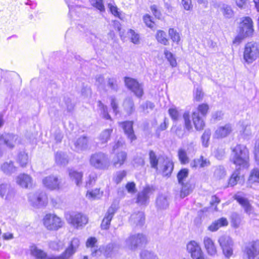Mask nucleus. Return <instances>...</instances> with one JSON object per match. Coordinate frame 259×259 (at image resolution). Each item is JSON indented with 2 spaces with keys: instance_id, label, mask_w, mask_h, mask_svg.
I'll return each instance as SVG.
<instances>
[{
  "instance_id": "4c0bfd02",
  "label": "nucleus",
  "mask_w": 259,
  "mask_h": 259,
  "mask_svg": "<svg viewBox=\"0 0 259 259\" xmlns=\"http://www.w3.org/2000/svg\"><path fill=\"white\" fill-rule=\"evenodd\" d=\"M150 163L151 167L158 170V164L159 161L160 160V157H157L155 152L151 150L149 153Z\"/></svg>"
},
{
  "instance_id": "cd10ccee",
  "label": "nucleus",
  "mask_w": 259,
  "mask_h": 259,
  "mask_svg": "<svg viewBox=\"0 0 259 259\" xmlns=\"http://www.w3.org/2000/svg\"><path fill=\"white\" fill-rule=\"evenodd\" d=\"M69 176L72 181L79 186L82 183L83 174L81 172L76 171L73 169L69 170Z\"/></svg>"
},
{
  "instance_id": "7c9ffc66",
  "label": "nucleus",
  "mask_w": 259,
  "mask_h": 259,
  "mask_svg": "<svg viewBox=\"0 0 259 259\" xmlns=\"http://www.w3.org/2000/svg\"><path fill=\"white\" fill-rule=\"evenodd\" d=\"M169 203L167 197L164 195H159L156 201V205L158 209H165L168 206Z\"/></svg>"
},
{
  "instance_id": "79ce46f5",
  "label": "nucleus",
  "mask_w": 259,
  "mask_h": 259,
  "mask_svg": "<svg viewBox=\"0 0 259 259\" xmlns=\"http://www.w3.org/2000/svg\"><path fill=\"white\" fill-rule=\"evenodd\" d=\"M178 155L179 159L182 164H185L189 162V158L184 149L180 148L178 151Z\"/></svg>"
},
{
  "instance_id": "20e7f679",
  "label": "nucleus",
  "mask_w": 259,
  "mask_h": 259,
  "mask_svg": "<svg viewBox=\"0 0 259 259\" xmlns=\"http://www.w3.org/2000/svg\"><path fill=\"white\" fill-rule=\"evenodd\" d=\"M45 227L50 231H57L62 228L63 222L61 218L55 214H47L43 219Z\"/></svg>"
},
{
  "instance_id": "5fc2aeb1",
  "label": "nucleus",
  "mask_w": 259,
  "mask_h": 259,
  "mask_svg": "<svg viewBox=\"0 0 259 259\" xmlns=\"http://www.w3.org/2000/svg\"><path fill=\"white\" fill-rule=\"evenodd\" d=\"M49 247L55 250H59L62 249L63 247V243L59 240L52 241L49 242Z\"/></svg>"
},
{
  "instance_id": "a211bd4d",
  "label": "nucleus",
  "mask_w": 259,
  "mask_h": 259,
  "mask_svg": "<svg viewBox=\"0 0 259 259\" xmlns=\"http://www.w3.org/2000/svg\"><path fill=\"white\" fill-rule=\"evenodd\" d=\"M116 209V206L114 204H112L108 208L101 224L102 229L107 230L109 228L110 222L113 217Z\"/></svg>"
},
{
  "instance_id": "603ef678",
  "label": "nucleus",
  "mask_w": 259,
  "mask_h": 259,
  "mask_svg": "<svg viewBox=\"0 0 259 259\" xmlns=\"http://www.w3.org/2000/svg\"><path fill=\"white\" fill-rule=\"evenodd\" d=\"M189 170L187 168L182 169L177 175L179 183L183 184L184 181L188 177Z\"/></svg>"
},
{
  "instance_id": "0eeeda50",
  "label": "nucleus",
  "mask_w": 259,
  "mask_h": 259,
  "mask_svg": "<svg viewBox=\"0 0 259 259\" xmlns=\"http://www.w3.org/2000/svg\"><path fill=\"white\" fill-rule=\"evenodd\" d=\"M244 259L259 258V242L252 241L247 244L243 250Z\"/></svg>"
},
{
  "instance_id": "37998d69",
  "label": "nucleus",
  "mask_w": 259,
  "mask_h": 259,
  "mask_svg": "<svg viewBox=\"0 0 259 259\" xmlns=\"http://www.w3.org/2000/svg\"><path fill=\"white\" fill-rule=\"evenodd\" d=\"M117 246L113 244L110 243L107 245L104 250V255L107 257L111 256L116 251H117Z\"/></svg>"
},
{
  "instance_id": "a18cd8bd",
  "label": "nucleus",
  "mask_w": 259,
  "mask_h": 259,
  "mask_svg": "<svg viewBox=\"0 0 259 259\" xmlns=\"http://www.w3.org/2000/svg\"><path fill=\"white\" fill-rule=\"evenodd\" d=\"M123 107L128 114H132L135 109L133 101L130 98L126 99L123 102Z\"/></svg>"
},
{
  "instance_id": "3c124183",
  "label": "nucleus",
  "mask_w": 259,
  "mask_h": 259,
  "mask_svg": "<svg viewBox=\"0 0 259 259\" xmlns=\"http://www.w3.org/2000/svg\"><path fill=\"white\" fill-rule=\"evenodd\" d=\"M174 168L172 162L170 161H166L164 163L163 168V174L164 176H168L170 175Z\"/></svg>"
},
{
  "instance_id": "58836bf2",
  "label": "nucleus",
  "mask_w": 259,
  "mask_h": 259,
  "mask_svg": "<svg viewBox=\"0 0 259 259\" xmlns=\"http://www.w3.org/2000/svg\"><path fill=\"white\" fill-rule=\"evenodd\" d=\"M98 106L101 116L105 119L111 120V118L108 112L107 107L104 105L100 101L98 102Z\"/></svg>"
},
{
  "instance_id": "4d7b16f0",
  "label": "nucleus",
  "mask_w": 259,
  "mask_h": 259,
  "mask_svg": "<svg viewBox=\"0 0 259 259\" xmlns=\"http://www.w3.org/2000/svg\"><path fill=\"white\" fill-rule=\"evenodd\" d=\"M141 259H158L157 256L153 252L148 250H143L140 254Z\"/></svg>"
},
{
  "instance_id": "bf43d9fd",
  "label": "nucleus",
  "mask_w": 259,
  "mask_h": 259,
  "mask_svg": "<svg viewBox=\"0 0 259 259\" xmlns=\"http://www.w3.org/2000/svg\"><path fill=\"white\" fill-rule=\"evenodd\" d=\"M92 6L96 8L101 12L105 11L103 0H90Z\"/></svg>"
},
{
  "instance_id": "49530a36",
  "label": "nucleus",
  "mask_w": 259,
  "mask_h": 259,
  "mask_svg": "<svg viewBox=\"0 0 259 259\" xmlns=\"http://www.w3.org/2000/svg\"><path fill=\"white\" fill-rule=\"evenodd\" d=\"M240 179V171L238 169H236L231 175L229 180V185L230 186L236 185Z\"/></svg>"
},
{
  "instance_id": "13d9d810",
  "label": "nucleus",
  "mask_w": 259,
  "mask_h": 259,
  "mask_svg": "<svg viewBox=\"0 0 259 259\" xmlns=\"http://www.w3.org/2000/svg\"><path fill=\"white\" fill-rule=\"evenodd\" d=\"M254 30L253 26H247V27H240L239 32L241 33L246 37L251 36L253 34Z\"/></svg>"
},
{
  "instance_id": "680f3d73",
  "label": "nucleus",
  "mask_w": 259,
  "mask_h": 259,
  "mask_svg": "<svg viewBox=\"0 0 259 259\" xmlns=\"http://www.w3.org/2000/svg\"><path fill=\"white\" fill-rule=\"evenodd\" d=\"M128 33L130 34L131 41L134 44H139L140 43V36L139 34L136 33V32L132 29L129 30Z\"/></svg>"
},
{
  "instance_id": "e2e57ef3",
  "label": "nucleus",
  "mask_w": 259,
  "mask_h": 259,
  "mask_svg": "<svg viewBox=\"0 0 259 259\" xmlns=\"http://www.w3.org/2000/svg\"><path fill=\"white\" fill-rule=\"evenodd\" d=\"M208 109H209V106H208V104L203 103V104H200L198 106L197 110L196 111L199 113H200L202 116H205L207 113Z\"/></svg>"
},
{
  "instance_id": "864d4df0",
  "label": "nucleus",
  "mask_w": 259,
  "mask_h": 259,
  "mask_svg": "<svg viewBox=\"0 0 259 259\" xmlns=\"http://www.w3.org/2000/svg\"><path fill=\"white\" fill-rule=\"evenodd\" d=\"M168 113L173 120H177L181 116V113L176 107H171L168 109Z\"/></svg>"
},
{
  "instance_id": "e433bc0d",
  "label": "nucleus",
  "mask_w": 259,
  "mask_h": 259,
  "mask_svg": "<svg viewBox=\"0 0 259 259\" xmlns=\"http://www.w3.org/2000/svg\"><path fill=\"white\" fill-rule=\"evenodd\" d=\"M55 161L57 164L65 165L68 163L67 156L64 153L59 152L55 154Z\"/></svg>"
},
{
  "instance_id": "393cba45",
  "label": "nucleus",
  "mask_w": 259,
  "mask_h": 259,
  "mask_svg": "<svg viewBox=\"0 0 259 259\" xmlns=\"http://www.w3.org/2000/svg\"><path fill=\"white\" fill-rule=\"evenodd\" d=\"M259 183V169L253 168L252 169L247 180V185L252 187L253 185L256 186Z\"/></svg>"
},
{
  "instance_id": "0e129e2a",
  "label": "nucleus",
  "mask_w": 259,
  "mask_h": 259,
  "mask_svg": "<svg viewBox=\"0 0 259 259\" xmlns=\"http://www.w3.org/2000/svg\"><path fill=\"white\" fill-rule=\"evenodd\" d=\"M232 223L234 227H238L240 223V217L239 214L233 212L231 215Z\"/></svg>"
},
{
  "instance_id": "a19ab883",
  "label": "nucleus",
  "mask_w": 259,
  "mask_h": 259,
  "mask_svg": "<svg viewBox=\"0 0 259 259\" xmlns=\"http://www.w3.org/2000/svg\"><path fill=\"white\" fill-rule=\"evenodd\" d=\"M17 161L21 167H25L28 162V156L25 152H21L19 153Z\"/></svg>"
},
{
  "instance_id": "9d476101",
  "label": "nucleus",
  "mask_w": 259,
  "mask_h": 259,
  "mask_svg": "<svg viewBox=\"0 0 259 259\" xmlns=\"http://www.w3.org/2000/svg\"><path fill=\"white\" fill-rule=\"evenodd\" d=\"M28 199L33 206L36 207L46 205L48 203L47 196L43 192L29 194Z\"/></svg>"
},
{
  "instance_id": "338daca9",
  "label": "nucleus",
  "mask_w": 259,
  "mask_h": 259,
  "mask_svg": "<svg viewBox=\"0 0 259 259\" xmlns=\"http://www.w3.org/2000/svg\"><path fill=\"white\" fill-rule=\"evenodd\" d=\"M211 133L209 130L205 131L203 134L201 139L202 142V144L205 147L208 146V142L209 140L210 137Z\"/></svg>"
},
{
  "instance_id": "c9c22d12",
  "label": "nucleus",
  "mask_w": 259,
  "mask_h": 259,
  "mask_svg": "<svg viewBox=\"0 0 259 259\" xmlns=\"http://www.w3.org/2000/svg\"><path fill=\"white\" fill-rule=\"evenodd\" d=\"M103 192L100 191L99 189H95L91 191H88L86 197L90 200L100 199L103 196Z\"/></svg>"
},
{
  "instance_id": "39448f33",
  "label": "nucleus",
  "mask_w": 259,
  "mask_h": 259,
  "mask_svg": "<svg viewBox=\"0 0 259 259\" xmlns=\"http://www.w3.org/2000/svg\"><path fill=\"white\" fill-rule=\"evenodd\" d=\"M125 242V247L132 250H135L138 247L146 244L147 239L145 236L139 233L130 235Z\"/></svg>"
},
{
  "instance_id": "aec40b11",
  "label": "nucleus",
  "mask_w": 259,
  "mask_h": 259,
  "mask_svg": "<svg viewBox=\"0 0 259 259\" xmlns=\"http://www.w3.org/2000/svg\"><path fill=\"white\" fill-rule=\"evenodd\" d=\"M190 165L191 168L194 169L204 168L209 166L210 162L208 158L201 155L199 158L194 159Z\"/></svg>"
},
{
  "instance_id": "9b49d317",
  "label": "nucleus",
  "mask_w": 259,
  "mask_h": 259,
  "mask_svg": "<svg viewBox=\"0 0 259 259\" xmlns=\"http://www.w3.org/2000/svg\"><path fill=\"white\" fill-rule=\"evenodd\" d=\"M42 183L46 188L50 190H59L61 187V180L54 175L45 177L42 180Z\"/></svg>"
},
{
  "instance_id": "72a5a7b5",
  "label": "nucleus",
  "mask_w": 259,
  "mask_h": 259,
  "mask_svg": "<svg viewBox=\"0 0 259 259\" xmlns=\"http://www.w3.org/2000/svg\"><path fill=\"white\" fill-rule=\"evenodd\" d=\"M220 10L225 18L230 19L234 16V12L231 7L227 4L221 5Z\"/></svg>"
},
{
  "instance_id": "bb28decb",
  "label": "nucleus",
  "mask_w": 259,
  "mask_h": 259,
  "mask_svg": "<svg viewBox=\"0 0 259 259\" xmlns=\"http://www.w3.org/2000/svg\"><path fill=\"white\" fill-rule=\"evenodd\" d=\"M192 120L196 130L201 131L203 129L205 123L203 119L199 116V113L196 111L193 112Z\"/></svg>"
},
{
  "instance_id": "6e6d98bb",
  "label": "nucleus",
  "mask_w": 259,
  "mask_h": 259,
  "mask_svg": "<svg viewBox=\"0 0 259 259\" xmlns=\"http://www.w3.org/2000/svg\"><path fill=\"white\" fill-rule=\"evenodd\" d=\"M226 176V171L222 166H218L215 167L214 171V176L217 179H222Z\"/></svg>"
},
{
  "instance_id": "dca6fc26",
  "label": "nucleus",
  "mask_w": 259,
  "mask_h": 259,
  "mask_svg": "<svg viewBox=\"0 0 259 259\" xmlns=\"http://www.w3.org/2000/svg\"><path fill=\"white\" fill-rule=\"evenodd\" d=\"M153 191V187L149 186L145 187L138 194L136 202L140 205H146L149 202V196Z\"/></svg>"
},
{
  "instance_id": "f3484780",
  "label": "nucleus",
  "mask_w": 259,
  "mask_h": 259,
  "mask_svg": "<svg viewBox=\"0 0 259 259\" xmlns=\"http://www.w3.org/2000/svg\"><path fill=\"white\" fill-rule=\"evenodd\" d=\"M15 182L20 187L27 189L32 187L33 180L30 175L22 173L15 178Z\"/></svg>"
},
{
  "instance_id": "f8f14e48",
  "label": "nucleus",
  "mask_w": 259,
  "mask_h": 259,
  "mask_svg": "<svg viewBox=\"0 0 259 259\" xmlns=\"http://www.w3.org/2000/svg\"><path fill=\"white\" fill-rule=\"evenodd\" d=\"M124 82L126 87L134 92L136 96L138 97L142 96L143 88L136 80L130 77H125Z\"/></svg>"
},
{
  "instance_id": "09e8293b",
  "label": "nucleus",
  "mask_w": 259,
  "mask_h": 259,
  "mask_svg": "<svg viewBox=\"0 0 259 259\" xmlns=\"http://www.w3.org/2000/svg\"><path fill=\"white\" fill-rule=\"evenodd\" d=\"M108 7L109 8L111 13L115 17H118L120 19H122L123 18L122 12L119 11L118 8L114 5L112 4H108Z\"/></svg>"
},
{
  "instance_id": "6ab92c4d",
  "label": "nucleus",
  "mask_w": 259,
  "mask_h": 259,
  "mask_svg": "<svg viewBox=\"0 0 259 259\" xmlns=\"http://www.w3.org/2000/svg\"><path fill=\"white\" fill-rule=\"evenodd\" d=\"M187 249L188 252L191 253L193 259L198 258L203 254L200 246L195 241H191L188 243L187 245Z\"/></svg>"
},
{
  "instance_id": "2f4dec72",
  "label": "nucleus",
  "mask_w": 259,
  "mask_h": 259,
  "mask_svg": "<svg viewBox=\"0 0 259 259\" xmlns=\"http://www.w3.org/2000/svg\"><path fill=\"white\" fill-rule=\"evenodd\" d=\"M131 221L137 226H142L145 222V215L143 212L134 213L131 217Z\"/></svg>"
},
{
  "instance_id": "b1692460",
  "label": "nucleus",
  "mask_w": 259,
  "mask_h": 259,
  "mask_svg": "<svg viewBox=\"0 0 259 259\" xmlns=\"http://www.w3.org/2000/svg\"><path fill=\"white\" fill-rule=\"evenodd\" d=\"M228 225L227 220L225 218H221L214 222L208 227V230L211 232L217 231L222 227L227 226Z\"/></svg>"
},
{
  "instance_id": "7ed1b4c3",
  "label": "nucleus",
  "mask_w": 259,
  "mask_h": 259,
  "mask_svg": "<svg viewBox=\"0 0 259 259\" xmlns=\"http://www.w3.org/2000/svg\"><path fill=\"white\" fill-rule=\"evenodd\" d=\"M90 163L96 169H106L110 165V160L106 154L102 152H97L91 155Z\"/></svg>"
},
{
  "instance_id": "1a4fd4ad",
  "label": "nucleus",
  "mask_w": 259,
  "mask_h": 259,
  "mask_svg": "<svg viewBox=\"0 0 259 259\" xmlns=\"http://www.w3.org/2000/svg\"><path fill=\"white\" fill-rule=\"evenodd\" d=\"M218 242L224 254L226 257H230L233 254V243L231 238L228 236H222L219 238Z\"/></svg>"
},
{
  "instance_id": "c85d7f7f",
  "label": "nucleus",
  "mask_w": 259,
  "mask_h": 259,
  "mask_svg": "<svg viewBox=\"0 0 259 259\" xmlns=\"http://www.w3.org/2000/svg\"><path fill=\"white\" fill-rule=\"evenodd\" d=\"M88 140L86 137L78 138L74 144L75 150L79 152L87 149L88 147Z\"/></svg>"
},
{
  "instance_id": "69168bd1",
  "label": "nucleus",
  "mask_w": 259,
  "mask_h": 259,
  "mask_svg": "<svg viewBox=\"0 0 259 259\" xmlns=\"http://www.w3.org/2000/svg\"><path fill=\"white\" fill-rule=\"evenodd\" d=\"M247 26H253V22L250 17H245L242 18L239 28H240V27H247Z\"/></svg>"
},
{
  "instance_id": "f03ea898",
  "label": "nucleus",
  "mask_w": 259,
  "mask_h": 259,
  "mask_svg": "<svg viewBox=\"0 0 259 259\" xmlns=\"http://www.w3.org/2000/svg\"><path fill=\"white\" fill-rule=\"evenodd\" d=\"M259 57V46L255 42H247L244 46L243 59L247 64H251Z\"/></svg>"
},
{
  "instance_id": "4468645a",
  "label": "nucleus",
  "mask_w": 259,
  "mask_h": 259,
  "mask_svg": "<svg viewBox=\"0 0 259 259\" xmlns=\"http://www.w3.org/2000/svg\"><path fill=\"white\" fill-rule=\"evenodd\" d=\"M234 198L243 208L244 212L248 215L253 213V207L252 206L249 201L243 196L242 194L238 193L234 196Z\"/></svg>"
},
{
  "instance_id": "ddd939ff",
  "label": "nucleus",
  "mask_w": 259,
  "mask_h": 259,
  "mask_svg": "<svg viewBox=\"0 0 259 259\" xmlns=\"http://www.w3.org/2000/svg\"><path fill=\"white\" fill-rule=\"evenodd\" d=\"M79 245V240L77 238H73L65 251L61 255L58 256V257H61V259L69 258L77 250Z\"/></svg>"
},
{
  "instance_id": "423d86ee",
  "label": "nucleus",
  "mask_w": 259,
  "mask_h": 259,
  "mask_svg": "<svg viewBox=\"0 0 259 259\" xmlns=\"http://www.w3.org/2000/svg\"><path fill=\"white\" fill-rule=\"evenodd\" d=\"M21 139L17 135L11 133H4L0 135V142L4 144L7 148L13 149L14 147L20 143Z\"/></svg>"
},
{
  "instance_id": "774afa93",
  "label": "nucleus",
  "mask_w": 259,
  "mask_h": 259,
  "mask_svg": "<svg viewBox=\"0 0 259 259\" xmlns=\"http://www.w3.org/2000/svg\"><path fill=\"white\" fill-rule=\"evenodd\" d=\"M143 19L144 22L145 23V24H146V25L147 27H148L150 28H152L154 27V23L152 20L151 17L149 15H148V14L145 15L143 16Z\"/></svg>"
},
{
  "instance_id": "4be33fe9",
  "label": "nucleus",
  "mask_w": 259,
  "mask_h": 259,
  "mask_svg": "<svg viewBox=\"0 0 259 259\" xmlns=\"http://www.w3.org/2000/svg\"><path fill=\"white\" fill-rule=\"evenodd\" d=\"M203 243L208 254L211 256H214L217 254V247L214 241L211 238L208 236H205L203 238Z\"/></svg>"
},
{
  "instance_id": "052dcab7",
  "label": "nucleus",
  "mask_w": 259,
  "mask_h": 259,
  "mask_svg": "<svg viewBox=\"0 0 259 259\" xmlns=\"http://www.w3.org/2000/svg\"><path fill=\"white\" fill-rule=\"evenodd\" d=\"M126 172L125 170H120L116 172L114 178L113 180L116 184L120 183L122 179L126 176Z\"/></svg>"
},
{
  "instance_id": "6e6552de",
  "label": "nucleus",
  "mask_w": 259,
  "mask_h": 259,
  "mask_svg": "<svg viewBox=\"0 0 259 259\" xmlns=\"http://www.w3.org/2000/svg\"><path fill=\"white\" fill-rule=\"evenodd\" d=\"M67 220L68 223L75 228L84 226L88 222L87 216L79 212H74L69 214V217H67Z\"/></svg>"
},
{
  "instance_id": "8fccbe9b",
  "label": "nucleus",
  "mask_w": 259,
  "mask_h": 259,
  "mask_svg": "<svg viewBox=\"0 0 259 259\" xmlns=\"http://www.w3.org/2000/svg\"><path fill=\"white\" fill-rule=\"evenodd\" d=\"M168 34L173 42L178 44L180 41V34L174 28H169L168 30Z\"/></svg>"
},
{
  "instance_id": "de8ad7c7",
  "label": "nucleus",
  "mask_w": 259,
  "mask_h": 259,
  "mask_svg": "<svg viewBox=\"0 0 259 259\" xmlns=\"http://www.w3.org/2000/svg\"><path fill=\"white\" fill-rule=\"evenodd\" d=\"M182 189L180 193V196L181 198H184L188 195L192 191V187L189 184L183 183L181 184Z\"/></svg>"
},
{
  "instance_id": "a878e982",
  "label": "nucleus",
  "mask_w": 259,
  "mask_h": 259,
  "mask_svg": "<svg viewBox=\"0 0 259 259\" xmlns=\"http://www.w3.org/2000/svg\"><path fill=\"white\" fill-rule=\"evenodd\" d=\"M1 168L4 173L8 175H11L17 170V167L14 165V162L11 160L3 163Z\"/></svg>"
},
{
  "instance_id": "c756f323",
  "label": "nucleus",
  "mask_w": 259,
  "mask_h": 259,
  "mask_svg": "<svg viewBox=\"0 0 259 259\" xmlns=\"http://www.w3.org/2000/svg\"><path fill=\"white\" fill-rule=\"evenodd\" d=\"M127 154L125 152L121 151L116 155L113 159V164L116 167H120L125 162Z\"/></svg>"
},
{
  "instance_id": "473e14b6",
  "label": "nucleus",
  "mask_w": 259,
  "mask_h": 259,
  "mask_svg": "<svg viewBox=\"0 0 259 259\" xmlns=\"http://www.w3.org/2000/svg\"><path fill=\"white\" fill-rule=\"evenodd\" d=\"M69 9V14L72 17L75 14L76 10H80L81 8L78 6L79 0H65Z\"/></svg>"
},
{
  "instance_id": "ea45409f",
  "label": "nucleus",
  "mask_w": 259,
  "mask_h": 259,
  "mask_svg": "<svg viewBox=\"0 0 259 259\" xmlns=\"http://www.w3.org/2000/svg\"><path fill=\"white\" fill-rule=\"evenodd\" d=\"M112 131V128L106 129L100 134L99 139L101 143L104 144L109 141Z\"/></svg>"
},
{
  "instance_id": "5701e85b",
  "label": "nucleus",
  "mask_w": 259,
  "mask_h": 259,
  "mask_svg": "<svg viewBox=\"0 0 259 259\" xmlns=\"http://www.w3.org/2000/svg\"><path fill=\"white\" fill-rule=\"evenodd\" d=\"M119 124L124 130L125 134L127 136L128 139L131 142L136 139V137L134 134L133 128V122L132 121H125L120 122Z\"/></svg>"
},
{
  "instance_id": "f257e3e1",
  "label": "nucleus",
  "mask_w": 259,
  "mask_h": 259,
  "mask_svg": "<svg viewBox=\"0 0 259 259\" xmlns=\"http://www.w3.org/2000/svg\"><path fill=\"white\" fill-rule=\"evenodd\" d=\"M230 161L239 168L249 167V151L243 145L238 144L232 149Z\"/></svg>"
},
{
  "instance_id": "412c9836",
  "label": "nucleus",
  "mask_w": 259,
  "mask_h": 259,
  "mask_svg": "<svg viewBox=\"0 0 259 259\" xmlns=\"http://www.w3.org/2000/svg\"><path fill=\"white\" fill-rule=\"evenodd\" d=\"M232 131V126L228 123L224 125L219 126L215 130L214 136L215 138L220 139L226 137L229 135Z\"/></svg>"
},
{
  "instance_id": "c03bdc74",
  "label": "nucleus",
  "mask_w": 259,
  "mask_h": 259,
  "mask_svg": "<svg viewBox=\"0 0 259 259\" xmlns=\"http://www.w3.org/2000/svg\"><path fill=\"white\" fill-rule=\"evenodd\" d=\"M164 55L172 67H176L177 65L176 59L174 55L166 48L164 50Z\"/></svg>"
},
{
  "instance_id": "2eb2a0df",
  "label": "nucleus",
  "mask_w": 259,
  "mask_h": 259,
  "mask_svg": "<svg viewBox=\"0 0 259 259\" xmlns=\"http://www.w3.org/2000/svg\"><path fill=\"white\" fill-rule=\"evenodd\" d=\"M30 251L31 256L35 259H61V257L58 256L48 255L45 251L38 248L35 245L30 246Z\"/></svg>"
},
{
  "instance_id": "f704fd0d",
  "label": "nucleus",
  "mask_w": 259,
  "mask_h": 259,
  "mask_svg": "<svg viewBox=\"0 0 259 259\" xmlns=\"http://www.w3.org/2000/svg\"><path fill=\"white\" fill-rule=\"evenodd\" d=\"M155 37L158 42L165 46L169 44L168 39L166 38V34L164 31L157 30Z\"/></svg>"
}]
</instances>
